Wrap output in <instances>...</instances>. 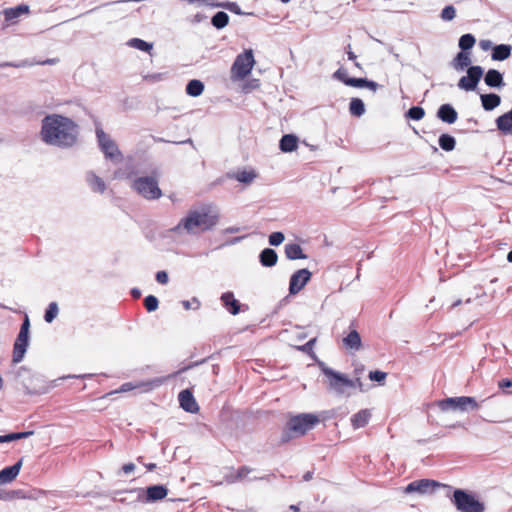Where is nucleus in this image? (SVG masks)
<instances>
[{"mask_svg": "<svg viewBox=\"0 0 512 512\" xmlns=\"http://www.w3.org/2000/svg\"><path fill=\"white\" fill-rule=\"evenodd\" d=\"M135 469H136V466L133 463H127L122 466V471L125 474H130V473L134 472Z\"/></svg>", "mask_w": 512, "mask_h": 512, "instance_id": "obj_56", "label": "nucleus"}, {"mask_svg": "<svg viewBox=\"0 0 512 512\" xmlns=\"http://www.w3.org/2000/svg\"><path fill=\"white\" fill-rule=\"evenodd\" d=\"M298 147V138L294 134H285L279 141V148L282 152H293Z\"/></svg>", "mask_w": 512, "mask_h": 512, "instance_id": "obj_28", "label": "nucleus"}, {"mask_svg": "<svg viewBox=\"0 0 512 512\" xmlns=\"http://www.w3.org/2000/svg\"><path fill=\"white\" fill-rule=\"evenodd\" d=\"M255 64L253 51L251 49L245 50L243 53L237 55L231 67V78L233 80H243L251 73Z\"/></svg>", "mask_w": 512, "mask_h": 512, "instance_id": "obj_7", "label": "nucleus"}, {"mask_svg": "<svg viewBox=\"0 0 512 512\" xmlns=\"http://www.w3.org/2000/svg\"><path fill=\"white\" fill-rule=\"evenodd\" d=\"M239 230H240V229H239L238 227H230V228H227V229L225 230V232H226V233H237V232H239Z\"/></svg>", "mask_w": 512, "mask_h": 512, "instance_id": "obj_63", "label": "nucleus"}, {"mask_svg": "<svg viewBox=\"0 0 512 512\" xmlns=\"http://www.w3.org/2000/svg\"><path fill=\"white\" fill-rule=\"evenodd\" d=\"M178 399L180 407L186 412L194 413L198 411L199 408L195 401V398L188 389L182 390L179 393Z\"/></svg>", "mask_w": 512, "mask_h": 512, "instance_id": "obj_17", "label": "nucleus"}, {"mask_svg": "<svg viewBox=\"0 0 512 512\" xmlns=\"http://www.w3.org/2000/svg\"><path fill=\"white\" fill-rule=\"evenodd\" d=\"M483 74L484 70L479 65L468 67L466 70V75L462 76L458 81V88L464 91H474L477 88Z\"/></svg>", "mask_w": 512, "mask_h": 512, "instance_id": "obj_12", "label": "nucleus"}, {"mask_svg": "<svg viewBox=\"0 0 512 512\" xmlns=\"http://www.w3.org/2000/svg\"><path fill=\"white\" fill-rule=\"evenodd\" d=\"M371 411L369 409H362L351 417V425L353 429H360L365 427L371 419Z\"/></svg>", "mask_w": 512, "mask_h": 512, "instance_id": "obj_24", "label": "nucleus"}, {"mask_svg": "<svg viewBox=\"0 0 512 512\" xmlns=\"http://www.w3.org/2000/svg\"><path fill=\"white\" fill-rule=\"evenodd\" d=\"M482 107L486 111H492L496 107H498L501 103V98L498 94L495 93H489V94H482L480 96Z\"/></svg>", "mask_w": 512, "mask_h": 512, "instance_id": "obj_29", "label": "nucleus"}, {"mask_svg": "<svg viewBox=\"0 0 512 512\" xmlns=\"http://www.w3.org/2000/svg\"><path fill=\"white\" fill-rule=\"evenodd\" d=\"M182 306L185 310H198L201 306V303L197 297H193L191 300L182 301Z\"/></svg>", "mask_w": 512, "mask_h": 512, "instance_id": "obj_46", "label": "nucleus"}, {"mask_svg": "<svg viewBox=\"0 0 512 512\" xmlns=\"http://www.w3.org/2000/svg\"><path fill=\"white\" fill-rule=\"evenodd\" d=\"M161 78H162V74H152V75L145 76V79L150 80V81H157V80H160Z\"/></svg>", "mask_w": 512, "mask_h": 512, "instance_id": "obj_58", "label": "nucleus"}, {"mask_svg": "<svg viewBox=\"0 0 512 512\" xmlns=\"http://www.w3.org/2000/svg\"><path fill=\"white\" fill-rule=\"evenodd\" d=\"M156 281L160 284H167L169 281V277L166 271H158L155 275Z\"/></svg>", "mask_w": 512, "mask_h": 512, "instance_id": "obj_51", "label": "nucleus"}, {"mask_svg": "<svg viewBox=\"0 0 512 512\" xmlns=\"http://www.w3.org/2000/svg\"><path fill=\"white\" fill-rule=\"evenodd\" d=\"M131 188L146 200H157L162 196L156 176H140L133 179Z\"/></svg>", "mask_w": 512, "mask_h": 512, "instance_id": "obj_4", "label": "nucleus"}, {"mask_svg": "<svg viewBox=\"0 0 512 512\" xmlns=\"http://www.w3.org/2000/svg\"><path fill=\"white\" fill-rule=\"evenodd\" d=\"M425 115V111L422 107L413 106L406 112V117L415 121L421 120Z\"/></svg>", "mask_w": 512, "mask_h": 512, "instance_id": "obj_42", "label": "nucleus"}, {"mask_svg": "<svg viewBox=\"0 0 512 512\" xmlns=\"http://www.w3.org/2000/svg\"><path fill=\"white\" fill-rule=\"evenodd\" d=\"M437 117L442 122L453 124L457 121L458 113L451 104H442L438 108Z\"/></svg>", "mask_w": 512, "mask_h": 512, "instance_id": "obj_20", "label": "nucleus"}, {"mask_svg": "<svg viewBox=\"0 0 512 512\" xmlns=\"http://www.w3.org/2000/svg\"><path fill=\"white\" fill-rule=\"evenodd\" d=\"M285 256L289 260L306 259L307 255L303 253L301 246L297 243H288L285 245Z\"/></svg>", "mask_w": 512, "mask_h": 512, "instance_id": "obj_31", "label": "nucleus"}, {"mask_svg": "<svg viewBox=\"0 0 512 512\" xmlns=\"http://www.w3.org/2000/svg\"><path fill=\"white\" fill-rule=\"evenodd\" d=\"M91 376H92L91 374H84V375H79V376L67 375V376L60 377V378H58L56 380H53L51 382V385H46L45 383H43V381L39 377H33L31 379V381L41 382V384H37V385H34V386L26 385L25 389H26V393L27 394H30V395H41V394L47 393L51 388L55 387L56 383L58 381H61V380H64V379H68V378H89Z\"/></svg>", "mask_w": 512, "mask_h": 512, "instance_id": "obj_14", "label": "nucleus"}, {"mask_svg": "<svg viewBox=\"0 0 512 512\" xmlns=\"http://www.w3.org/2000/svg\"><path fill=\"white\" fill-rule=\"evenodd\" d=\"M296 349L301 351V352H304L306 354H309L312 358H316L315 354L313 353V350L311 348V345L307 343H305L304 345H301V346H296Z\"/></svg>", "mask_w": 512, "mask_h": 512, "instance_id": "obj_52", "label": "nucleus"}, {"mask_svg": "<svg viewBox=\"0 0 512 512\" xmlns=\"http://www.w3.org/2000/svg\"><path fill=\"white\" fill-rule=\"evenodd\" d=\"M439 146L446 152L454 150L456 146V140L450 134H442L438 139Z\"/></svg>", "mask_w": 512, "mask_h": 512, "instance_id": "obj_38", "label": "nucleus"}, {"mask_svg": "<svg viewBox=\"0 0 512 512\" xmlns=\"http://www.w3.org/2000/svg\"><path fill=\"white\" fill-rule=\"evenodd\" d=\"M334 78L338 79L339 81L343 82L345 85H346V80L347 78H350L347 74V71L343 68H339L335 73H334Z\"/></svg>", "mask_w": 512, "mask_h": 512, "instance_id": "obj_50", "label": "nucleus"}, {"mask_svg": "<svg viewBox=\"0 0 512 512\" xmlns=\"http://www.w3.org/2000/svg\"><path fill=\"white\" fill-rule=\"evenodd\" d=\"M497 129L503 135H512V108L496 119Z\"/></svg>", "mask_w": 512, "mask_h": 512, "instance_id": "obj_21", "label": "nucleus"}, {"mask_svg": "<svg viewBox=\"0 0 512 512\" xmlns=\"http://www.w3.org/2000/svg\"><path fill=\"white\" fill-rule=\"evenodd\" d=\"M144 306L148 312H153L158 309L159 301L154 295H148L144 299Z\"/></svg>", "mask_w": 512, "mask_h": 512, "instance_id": "obj_44", "label": "nucleus"}, {"mask_svg": "<svg viewBox=\"0 0 512 512\" xmlns=\"http://www.w3.org/2000/svg\"><path fill=\"white\" fill-rule=\"evenodd\" d=\"M227 177L230 179H235L240 183L249 185L256 179L257 174L253 169H250L229 173L227 174Z\"/></svg>", "mask_w": 512, "mask_h": 512, "instance_id": "obj_26", "label": "nucleus"}, {"mask_svg": "<svg viewBox=\"0 0 512 512\" xmlns=\"http://www.w3.org/2000/svg\"><path fill=\"white\" fill-rule=\"evenodd\" d=\"M456 16V9L453 5H447L445 6L440 14V17L443 21H451Z\"/></svg>", "mask_w": 512, "mask_h": 512, "instance_id": "obj_43", "label": "nucleus"}, {"mask_svg": "<svg viewBox=\"0 0 512 512\" xmlns=\"http://www.w3.org/2000/svg\"><path fill=\"white\" fill-rule=\"evenodd\" d=\"M131 294L134 298H139L141 296V291L137 288H133L131 290Z\"/></svg>", "mask_w": 512, "mask_h": 512, "instance_id": "obj_61", "label": "nucleus"}, {"mask_svg": "<svg viewBox=\"0 0 512 512\" xmlns=\"http://www.w3.org/2000/svg\"><path fill=\"white\" fill-rule=\"evenodd\" d=\"M318 366L320 367L322 373L328 380V388L338 395L346 394L349 396V393H346L347 388H355V382H352V379H349L345 374L337 372L332 368L328 367L324 362L319 361Z\"/></svg>", "mask_w": 512, "mask_h": 512, "instance_id": "obj_3", "label": "nucleus"}, {"mask_svg": "<svg viewBox=\"0 0 512 512\" xmlns=\"http://www.w3.org/2000/svg\"><path fill=\"white\" fill-rule=\"evenodd\" d=\"M470 52L460 51L451 61V66L454 70L461 72L468 69L471 65Z\"/></svg>", "mask_w": 512, "mask_h": 512, "instance_id": "obj_22", "label": "nucleus"}, {"mask_svg": "<svg viewBox=\"0 0 512 512\" xmlns=\"http://www.w3.org/2000/svg\"><path fill=\"white\" fill-rule=\"evenodd\" d=\"M438 406L442 411L459 410L461 412L479 408L476 399L470 396L448 397L439 401Z\"/></svg>", "mask_w": 512, "mask_h": 512, "instance_id": "obj_8", "label": "nucleus"}, {"mask_svg": "<svg viewBox=\"0 0 512 512\" xmlns=\"http://www.w3.org/2000/svg\"><path fill=\"white\" fill-rule=\"evenodd\" d=\"M352 382H355V388H359L361 391L363 390L360 378H356L355 380H352Z\"/></svg>", "mask_w": 512, "mask_h": 512, "instance_id": "obj_62", "label": "nucleus"}, {"mask_svg": "<svg viewBox=\"0 0 512 512\" xmlns=\"http://www.w3.org/2000/svg\"><path fill=\"white\" fill-rule=\"evenodd\" d=\"M366 78H347L346 85L350 87H356V88H364Z\"/></svg>", "mask_w": 512, "mask_h": 512, "instance_id": "obj_48", "label": "nucleus"}, {"mask_svg": "<svg viewBox=\"0 0 512 512\" xmlns=\"http://www.w3.org/2000/svg\"><path fill=\"white\" fill-rule=\"evenodd\" d=\"M29 329H30V320L28 316L26 315L21 327L19 334L16 338V341L14 343V350H13V362L14 363H20L24 355L27 351L28 345H29Z\"/></svg>", "mask_w": 512, "mask_h": 512, "instance_id": "obj_10", "label": "nucleus"}, {"mask_svg": "<svg viewBox=\"0 0 512 512\" xmlns=\"http://www.w3.org/2000/svg\"><path fill=\"white\" fill-rule=\"evenodd\" d=\"M312 478H313V472L312 471H308V472H306L303 475V480L304 481H310Z\"/></svg>", "mask_w": 512, "mask_h": 512, "instance_id": "obj_60", "label": "nucleus"}, {"mask_svg": "<svg viewBox=\"0 0 512 512\" xmlns=\"http://www.w3.org/2000/svg\"><path fill=\"white\" fill-rule=\"evenodd\" d=\"M96 136L100 150L103 152L106 159L119 163L122 161V153L117 144L106 134L101 128L96 129Z\"/></svg>", "mask_w": 512, "mask_h": 512, "instance_id": "obj_9", "label": "nucleus"}, {"mask_svg": "<svg viewBox=\"0 0 512 512\" xmlns=\"http://www.w3.org/2000/svg\"><path fill=\"white\" fill-rule=\"evenodd\" d=\"M229 23V15L224 11H218L211 18V24L216 29H223Z\"/></svg>", "mask_w": 512, "mask_h": 512, "instance_id": "obj_36", "label": "nucleus"}, {"mask_svg": "<svg viewBox=\"0 0 512 512\" xmlns=\"http://www.w3.org/2000/svg\"><path fill=\"white\" fill-rule=\"evenodd\" d=\"M78 135V125L66 116L49 114L41 121L40 138L47 145L68 149L77 143Z\"/></svg>", "mask_w": 512, "mask_h": 512, "instance_id": "obj_1", "label": "nucleus"}, {"mask_svg": "<svg viewBox=\"0 0 512 512\" xmlns=\"http://www.w3.org/2000/svg\"><path fill=\"white\" fill-rule=\"evenodd\" d=\"M440 484L434 480L421 479L409 483L405 488L406 494L417 493L419 495H425L433 492L435 487H439Z\"/></svg>", "mask_w": 512, "mask_h": 512, "instance_id": "obj_16", "label": "nucleus"}, {"mask_svg": "<svg viewBox=\"0 0 512 512\" xmlns=\"http://www.w3.org/2000/svg\"><path fill=\"white\" fill-rule=\"evenodd\" d=\"M343 345L346 349L352 351L360 350L362 346V341L360 334L355 330H351L346 337L343 338Z\"/></svg>", "mask_w": 512, "mask_h": 512, "instance_id": "obj_25", "label": "nucleus"}, {"mask_svg": "<svg viewBox=\"0 0 512 512\" xmlns=\"http://www.w3.org/2000/svg\"><path fill=\"white\" fill-rule=\"evenodd\" d=\"M59 308L56 302H51L44 314V319L47 323H51L58 315Z\"/></svg>", "mask_w": 512, "mask_h": 512, "instance_id": "obj_41", "label": "nucleus"}, {"mask_svg": "<svg viewBox=\"0 0 512 512\" xmlns=\"http://www.w3.org/2000/svg\"><path fill=\"white\" fill-rule=\"evenodd\" d=\"M484 82L488 87L501 88L505 85L503 74L496 69H489L484 75Z\"/></svg>", "mask_w": 512, "mask_h": 512, "instance_id": "obj_23", "label": "nucleus"}, {"mask_svg": "<svg viewBox=\"0 0 512 512\" xmlns=\"http://www.w3.org/2000/svg\"><path fill=\"white\" fill-rule=\"evenodd\" d=\"M33 434H34V431L21 432L22 439L27 438V437H29V436H31Z\"/></svg>", "mask_w": 512, "mask_h": 512, "instance_id": "obj_64", "label": "nucleus"}, {"mask_svg": "<svg viewBox=\"0 0 512 512\" xmlns=\"http://www.w3.org/2000/svg\"><path fill=\"white\" fill-rule=\"evenodd\" d=\"M476 43V38L474 35L467 33L463 34L458 41V46L461 49V51L469 52L470 49L473 48V46Z\"/></svg>", "mask_w": 512, "mask_h": 512, "instance_id": "obj_39", "label": "nucleus"}, {"mask_svg": "<svg viewBox=\"0 0 512 512\" xmlns=\"http://www.w3.org/2000/svg\"><path fill=\"white\" fill-rule=\"evenodd\" d=\"M163 382H164L163 378H154L149 381H142V382H137V383L126 382V383H123L119 389L111 392L110 394L124 393V392H128V391H131L134 389H141V391H143V392H148L155 388L160 387L163 384Z\"/></svg>", "mask_w": 512, "mask_h": 512, "instance_id": "obj_13", "label": "nucleus"}, {"mask_svg": "<svg viewBox=\"0 0 512 512\" xmlns=\"http://www.w3.org/2000/svg\"><path fill=\"white\" fill-rule=\"evenodd\" d=\"M259 261L264 267H273L278 261V255L272 248H265L259 254Z\"/></svg>", "mask_w": 512, "mask_h": 512, "instance_id": "obj_27", "label": "nucleus"}, {"mask_svg": "<svg viewBox=\"0 0 512 512\" xmlns=\"http://www.w3.org/2000/svg\"><path fill=\"white\" fill-rule=\"evenodd\" d=\"M512 47L508 44H499L493 47L492 59L495 61H504L511 55Z\"/></svg>", "mask_w": 512, "mask_h": 512, "instance_id": "obj_32", "label": "nucleus"}, {"mask_svg": "<svg viewBox=\"0 0 512 512\" xmlns=\"http://www.w3.org/2000/svg\"><path fill=\"white\" fill-rule=\"evenodd\" d=\"M254 87H258V80H253V81L249 84V86H248V85H245V86L243 87V90H244L245 92H249V91H250V88H254Z\"/></svg>", "mask_w": 512, "mask_h": 512, "instance_id": "obj_59", "label": "nucleus"}, {"mask_svg": "<svg viewBox=\"0 0 512 512\" xmlns=\"http://www.w3.org/2000/svg\"><path fill=\"white\" fill-rule=\"evenodd\" d=\"M224 7H226L231 12H234L235 14H238V15L243 14L237 3H228Z\"/></svg>", "mask_w": 512, "mask_h": 512, "instance_id": "obj_54", "label": "nucleus"}, {"mask_svg": "<svg viewBox=\"0 0 512 512\" xmlns=\"http://www.w3.org/2000/svg\"><path fill=\"white\" fill-rule=\"evenodd\" d=\"M452 502L460 512H484L485 510L484 503L462 489L454 490Z\"/></svg>", "mask_w": 512, "mask_h": 512, "instance_id": "obj_5", "label": "nucleus"}, {"mask_svg": "<svg viewBox=\"0 0 512 512\" xmlns=\"http://www.w3.org/2000/svg\"><path fill=\"white\" fill-rule=\"evenodd\" d=\"M127 492L137 493V500L142 503H154L164 499L168 494V489L161 484L148 486L146 489H130Z\"/></svg>", "mask_w": 512, "mask_h": 512, "instance_id": "obj_11", "label": "nucleus"}, {"mask_svg": "<svg viewBox=\"0 0 512 512\" xmlns=\"http://www.w3.org/2000/svg\"><path fill=\"white\" fill-rule=\"evenodd\" d=\"M29 12L27 5L21 4L16 7L8 8L4 10V17L6 21H13L19 18L21 15Z\"/></svg>", "mask_w": 512, "mask_h": 512, "instance_id": "obj_33", "label": "nucleus"}, {"mask_svg": "<svg viewBox=\"0 0 512 512\" xmlns=\"http://www.w3.org/2000/svg\"><path fill=\"white\" fill-rule=\"evenodd\" d=\"M219 211L212 204H201L187 211L177 225L171 228V232L177 235H196L201 232L211 231L219 222Z\"/></svg>", "mask_w": 512, "mask_h": 512, "instance_id": "obj_2", "label": "nucleus"}, {"mask_svg": "<svg viewBox=\"0 0 512 512\" xmlns=\"http://www.w3.org/2000/svg\"><path fill=\"white\" fill-rule=\"evenodd\" d=\"M318 422L319 419L314 414H299L289 419L287 430L293 436H302L311 430Z\"/></svg>", "mask_w": 512, "mask_h": 512, "instance_id": "obj_6", "label": "nucleus"}, {"mask_svg": "<svg viewBox=\"0 0 512 512\" xmlns=\"http://www.w3.org/2000/svg\"><path fill=\"white\" fill-rule=\"evenodd\" d=\"M387 374L385 372L375 370L369 373V379L371 381L382 382L385 380Z\"/></svg>", "mask_w": 512, "mask_h": 512, "instance_id": "obj_49", "label": "nucleus"}, {"mask_svg": "<svg viewBox=\"0 0 512 512\" xmlns=\"http://www.w3.org/2000/svg\"><path fill=\"white\" fill-rule=\"evenodd\" d=\"M22 459L11 466H7L0 471V484H7L13 481L20 472Z\"/></svg>", "mask_w": 512, "mask_h": 512, "instance_id": "obj_19", "label": "nucleus"}, {"mask_svg": "<svg viewBox=\"0 0 512 512\" xmlns=\"http://www.w3.org/2000/svg\"><path fill=\"white\" fill-rule=\"evenodd\" d=\"M85 181L91 191L103 194L106 191V184L104 180L96 175L94 171H87L85 174Z\"/></svg>", "mask_w": 512, "mask_h": 512, "instance_id": "obj_18", "label": "nucleus"}, {"mask_svg": "<svg viewBox=\"0 0 512 512\" xmlns=\"http://www.w3.org/2000/svg\"><path fill=\"white\" fill-rule=\"evenodd\" d=\"M254 471V469L248 467V466H242L240 467L236 474H231V475H228L226 476V481L228 483H235V482H238V481H242L246 478L249 477V475Z\"/></svg>", "mask_w": 512, "mask_h": 512, "instance_id": "obj_34", "label": "nucleus"}, {"mask_svg": "<svg viewBox=\"0 0 512 512\" xmlns=\"http://www.w3.org/2000/svg\"><path fill=\"white\" fill-rule=\"evenodd\" d=\"M20 439H22L21 432L9 433L0 436V443H8Z\"/></svg>", "mask_w": 512, "mask_h": 512, "instance_id": "obj_47", "label": "nucleus"}, {"mask_svg": "<svg viewBox=\"0 0 512 512\" xmlns=\"http://www.w3.org/2000/svg\"><path fill=\"white\" fill-rule=\"evenodd\" d=\"M285 236L282 232H273L269 235V244L271 246H279L284 241Z\"/></svg>", "mask_w": 512, "mask_h": 512, "instance_id": "obj_45", "label": "nucleus"}, {"mask_svg": "<svg viewBox=\"0 0 512 512\" xmlns=\"http://www.w3.org/2000/svg\"><path fill=\"white\" fill-rule=\"evenodd\" d=\"M128 45L140 51L149 52L153 45L139 38H132L129 40Z\"/></svg>", "mask_w": 512, "mask_h": 512, "instance_id": "obj_40", "label": "nucleus"}, {"mask_svg": "<svg viewBox=\"0 0 512 512\" xmlns=\"http://www.w3.org/2000/svg\"><path fill=\"white\" fill-rule=\"evenodd\" d=\"M349 112L355 117H361L365 113L364 102L360 98H352L349 103Z\"/></svg>", "mask_w": 512, "mask_h": 512, "instance_id": "obj_37", "label": "nucleus"}, {"mask_svg": "<svg viewBox=\"0 0 512 512\" xmlns=\"http://www.w3.org/2000/svg\"><path fill=\"white\" fill-rule=\"evenodd\" d=\"M479 45L482 50L487 51L492 47V42L490 40H481Z\"/></svg>", "mask_w": 512, "mask_h": 512, "instance_id": "obj_57", "label": "nucleus"}, {"mask_svg": "<svg viewBox=\"0 0 512 512\" xmlns=\"http://www.w3.org/2000/svg\"><path fill=\"white\" fill-rule=\"evenodd\" d=\"M364 88H368L370 90H372L373 92H376L377 89L379 88V84L375 81H372V80H369V79H365V83H364Z\"/></svg>", "mask_w": 512, "mask_h": 512, "instance_id": "obj_53", "label": "nucleus"}, {"mask_svg": "<svg viewBox=\"0 0 512 512\" xmlns=\"http://www.w3.org/2000/svg\"><path fill=\"white\" fill-rule=\"evenodd\" d=\"M204 91V84L198 79L190 80L186 85V93L191 97H198Z\"/></svg>", "mask_w": 512, "mask_h": 512, "instance_id": "obj_35", "label": "nucleus"}, {"mask_svg": "<svg viewBox=\"0 0 512 512\" xmlns=\"http://www.w3.org/2000/svg\"><path fill=\"white\" fill-rule=\"evenodd\" d=\"M311 276V272L306 268L300 269L293 273L289 281V293L291 295H295L300 292L309 282Z\"/></svg>", "mask_w": 512, "mask_h": 512, "instance_id": "obj_15", "label": "nucleus"}, {"mask_svg": "<svg viewBox=\"0 0 512 512\" xmlns=\"http://www.w3.org/2000/svg\"><path fill=\"white\" fill-rule=\"evenodd\" d=\"M498 387L502 390H505L507 388H511L512 387V380L511 379H508V378H505V379H502L498 382Z\"/></svg>", "mask_w": 512, "mask_h": 512, "instance_id": "obj_55", "label": "nucleus"}, {"mask_svg": "<svg viewBox=\"0 0 512 512\" xmlns=\"http://www.w3.org/2000/svg\"><path fill=\"white\" fill-rule=\"evenodd\" d=\"M221 301L224 306L229 309L232 315H237L240 312V303L234 298L232 292H225L221 295Z\"/></svg>", "mask_w": 512, "mask_h": 512, "instance_id": "obj_30", "label": "nucleus"}]
</instances>
